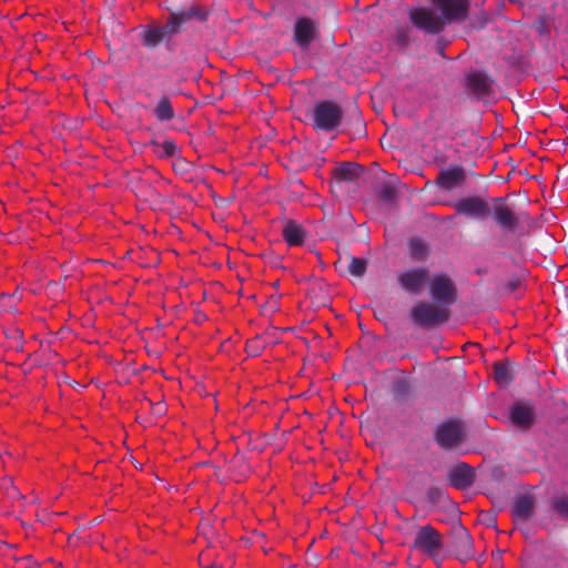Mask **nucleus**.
I'll return each mask as SVG.
<instances>
[{
  "label": "nucleus",
  "instance_id": "obj_14",
  "mask_svg": "<svg viewBox=\"0 0 568 568\" xmlns=\"http://www.w3.org/2000/svg\"><path fill=\"white\" fill-rule=\"evenodd\" d=\"M447 479L456 489H468L475 481V470L466 463H458L448 470Z\"/></svg>",
  "mask_w": 568,
  "mask_h": 568
},
{
  "label": "nucleus",
  "instance_id": "obj_12",
  "mask_svg": "<svg viewBox=\"0 0 568 568\" xmlns=\"http://www.w3.org/2000/svg\"><path fill=\"white\" fill-rule=\"evenodd\" d=\"M433 300L444 306H449L456 301V288L453 281L445 274L435 275L429 285Z\"/></svg>",
  "mask_w": 568,
  "mask_h": 568
},
{
  "label": "nucleus",
  "instance_id": "obj_11",
  "mask_svg": "<svg viewBox=\"0 0 568 568\" xmlns=\"http://www.w3.org/2000/svg\"><path fill=\"white\" fill-rule=\"evenodd\" d=\"M450 535L457 558L463 562L473 559L475 557L473 538L459 520L452 525Z\"/></svg>",
  "mask_w": 568,
  "mask_h": 568
},
{
  "label": "nucleus",
  "instance_id": "obj_20",
  "mask_svg": "<svg viewBox=\"0 0 568 568\" xmlns=\"http://www.w3.org/2000/svg\"><path fill=\"white\" fill-rule=\"evenodd\" d=\"M408 254L414 262H424L429 256V245L420 237H412L408 241Z\"/></svg>",
  "mask_w": 568,
  "mask_h": 568
},
{
  "label": "nucleus",
  "instance_id": "obj_24",
  "mask_svg": "<svg viewBox=\"0 0 568 568\" xmlns=\"http://www.w3.org/2000/svg\"><path fill=\"white\" fill-rule=\"evenodd\" d=\"M164 40L158 27H148L141 32V42L148 49H155Z\"/></svg>",
  "mask_w": 568,
  "mask_h": 568
},
{
  "label": "nucleus",
  "instance_id": "obj_5",
  "mask_svg": "<svg viewBox=\"0 0 568 568\" xmlns=\"http://www.w3.org/2000/svg\"><path fill=\"white\" fill-rule=\"evenodd\" d=\"M495 81L485 72L470 70L465 73L464 88L468 98L487 101L495 92Z\"/></svg>",
  "mask_w": 568,
  "mask_h": 568
},
{
  "label": "nucleus",
  "instance_id": "obj_32",
  "mask_svg": "<svg viewBox=\"0 0 568 568\" xmlns=\"http://www.w3.org/2000/svg\"><path fill=\"white\" fill-rule=\"evenodd\" d=\"M354 128H355V133L357 135H362L365 133V129H366L365 122L363 121L359 112H357V111L354 116Z\"/></svg>",
  "mask_w": 568,
  "mask_h": 568
},
{
  "label": "nucleus",
  "instance_id": "obj_18",
  "mask_svg": "<svg viewBox=\"0 0 568 568\" xmlns=\"http://www.w3.org/2000/svg\"><path fill=\"white\" fill-rule=\"evenodd\" d=\"M535 499L530 495H520L515 498L511 507L514 519L527 521L534 516Z\"/></svg>",
  "mask_w": 568,
  "mask_h": 568
},
{
  "label": "nucleus",
  "instance_id": "obj_13",
  "mask_svg": "<svg viewBox=\"0 0 568 568\" xmlns=\"http://www.w3.org/2000/svg\"><path fill=\"white\" fill-rule=\"evenodd\" d=\"M466 181V171L462 165L442 169L435 180L436 185L447 192L460 186Z\"/></svg>",
  "mask_w": 568,
  "mask_h": 568
},
{
  "label": "nucleus",
  "instance_id": "obj_16",
  "mask_svg": "<svg viewBox=\"0 0 568 568\" xmlns=\"http://www.w3.org/2000/svg\"><path fill=\"white\" fill-rule=\"evenodd\" d=\"M509 418L520 429H529L535 422V410L530 405L515 404L510 408Z\"/></svg>",
  "mask_w": 568,
  "mask_h": 568
},
{
  "label": "nucleus",
  "instance_id": "obj_34",
  "mask_svg": "<svg viewBox=\"0 0 568 568\" xmlns=\"http://www.w3.org/2000/svg\"><path fill=\"white\" fill-rule=\"evenodd\" d=\"M187 166H189V162L182 158H179L178 161L173 164L174 170L178 172L187 171Z\"/></svg>",
  "mask_w": 568,
  "mask_h": 568
},
{
  "label": "nucleus",
  "instance_id": "obj_30",
  "mask_svg": "<svg viewBox=\"0 0 568 568\" xmlns=\"http://www.w3.org/2000/svg\"><path fill=\"white\" fill-rule=\"evenodd\" d=\"M410 390V385L407 381L400 379L398 381L393 388V393L396 397H405L408 395Z\"/></svg>",
  "mask_w": 568,
  "mask_h": 568
},
{
  "label": "nucleus",
  "instance_id": "obj_27",
  "mask_svg": "<svg viewBox=\"0 0 568 568\" xmlns=\"http://www.w3.org/2000/svg\"><path fill=\"white\" fill-rule=\"evenodd\" d=\"M378 196L384 202H393L397 196V190L389 183H384L378 190Z\"/></svg>",
  "mask_w": 568,
  "mask_h": 568
},
{
  "label": "nucleus",
  "instance_id": "obj_9",
  "mask_svg": "<svg viewBox=\"0 0 568 568\" xmlns=\"http://www.w3.org/2000/svg\"><path fill=\"white\" fill-rule=\"evenodd\" d=\"M436 10L440 11L439 17L444 23L452 24L463 21L467 18L469 1L468 0H430Z\"/></svg>",
  "mask_w": 568,
  "mask_h": 568
},
{
  "label": "nucleus",
  "instance_id": "obj_6",
  "mask_svg": "<svg viewBox=\"0 0 568 568\" xmlns=\"http://www.w3.org/2000/svg\"><path fill=\"white\" fill-rule=\"evenodd\" d=\"M197 19L204 21L207 19V11L200 6H192L189 9H183L170 13L168 22L158 27L165 40H170L173 36L180 32L182 26L189 20Z\"/></svg>",
  "mask_w": 568,
  "mask_h": 568
},
{
  "label": "nucleus",
  "instance_id": "obj_15",
  "mask_svg": "<svg viewBox=\"0 0 568 568\" xmlns=\"http://www.w3.org/2000/svg\"><path fill=\"white\" fill-rule=\"evenodd\" d=\"M317 29L315 23L308 18H301L296 21L294 28V40L302 48L307 49L311 42L316 38Z\"/></svg>",
  "mask_w": 568,
  "mask_h": 568
},
{
  "label": "nucleus",
  "instance_id": "obj_10",
  "mask_svg": "<svg viewBox=\"0 0 568 568\" xmlns=\"http://www.w3.org/2000/svg\"><path fill=\"white\" fill-rule=\"evenodd\" d=\"M429 277L426 267H413L397 274V282L400 288L410 294L418 295L424 290Z\"/></svg>",
  "mask_w": 568,
  "mask_h": 568
},
{
  "label": "nucleus",
  "instance_id": "obj_35",
  "mask_svg": "<svg viewBox=\"0 0 568 568\" xmlns=\"http://www.w3.org/2000/svg\"><path fill=\"white\" fill-rule=\"evenodd\" d=\"M508 285L510 291H515L520 285V281L518 278L511 280L509 281Z\"/></svg>",
  "mask_w": 568,
  "mask_h": 568
},
{
  "label": "nucleus",
  "instance_id": "obj_36",
  "mask_svg": "<svg viewBox=\"0 0 568 568\" xmlns=\"http://www.w3.org/2000/svg\"><path fill=\"white\" fill-rule=\"evenodd\" d=\"M204 568H223L221 566H207V567H204Z\"/></svg>",
  "mask_w": 568,
  "mask_h": 568
},
{
  "label": "nucleus",
  "instance_id": "obj_25",
  "mask_svg": "<svg viewBox=\"0 0 568 568\" xmlns=\"http://www.w3.org/2000/svg\"><path fill=\"white\" fill-rule=\"evenodd\" d=\"M367 260L351 257L348 263V273L355 277H362L367 271Z\"/></svg>",
  "mask_w": 568,
  "mask_h": 568
},
{
  "label": "nucleus",
  "instance_id": "obj_1",
  "mask_svg": "<svg viewBox=\"0 0 568 568\" xmlns=\"http://www.w3.org/2000/svg\"><path fill=\"white\" fill-rule=\"evenodd\" d=\"M494 206L481 196H466L454 203L457 214L474 220H485L493 214L494 222L505 233H515L521 227V223L529 219L528 213H516L509 205L505 203L504 197H495Z\"/></svg>",
  "mask_w": 568,
  "mask_h": 568
},
{
  "label": "nucleus",
  "instance_id": "obj_7",
  "mask_svg": "<svg viewBox=\"0 0 568 568\" xmlns=\"http://www.w3.org/2000/svg\"><path fill=\"white\" fill-rule=\"evenodd\" d=\"M409 20L415 28L428 34H439L446 24L435 9L417 7L409 11Z\"/></svg>",
  "mask_w": 568,
  "mask_h": 568
},
{
  "label": "nucleus",
  "instance_id": "obj_21",
  "mask_svg": "<svg viewBox=\"0 0 568 568\" xmlns=\"http://www.w3.org/2000/svg\"><path fill=\"white\" fill-rule=\"evenodd\" d=\"M513 363L496 362L494 364V378L501 387H507L514 381Z\"/></svg>",
  "mask_w": 568,
  "mask_h": 568
},
{
  "label": "nucleus",
  "instance_id": "obj_2",
  "mask_svg": "<svg viewBox=\"0 0 568 568\" xmlns=\"http://www.w3.org/2000/svg\"><path fill=\"white\" fill-rule=\"evenodd\" d=\"M343 109L333 100H322L315 103L312 111L313 128L316 131L331 132L343 121Z\"/></svg>",
  "mask_w": 568,
  "mask_h": 568
},
{
  "label": "nucleus",
  "instance_id": "obj_26",
  "mask_svg": "<svg viewBox=\"0 0 568 568\" xmlns=\"http://www.w3.org/2000/svg\"><path fill=\"white\" fill-rule=\"evenodd\" d=\"M265 348V343L262 342V336L256 335L255 337L246 342L245 352L253 357L260 356Z\"/></svg>",
  "mask_w": 568,
  "mask_h": 568
},
{
  "label": "nucleus",
  "instance_id": "obj_28",
  "mask_svg": "<svg viewBox=\"0 0 568 568\" xmlns=\"http://www.w3.org/2000/svg\"><path fill=\"white\" fill-rule=\"evenodd\" d=\"M552 508L564 518H568V496H558L552 500Z\"/></svg>",
  "mask_w": 568,
  "mask_h": 568
},
{
  "label": "nucleus",
  "instance_id": "obj_33",
  "mask_svg": "<svg viewBox=\"0 0 568 568\" xmlns=\"http://www.w3.org/2000/svg\"><path fill=\"white\" fill-rule=\"evenodd\" d=\"M149 404L152 407V413L156 416H162L165 414V406L162 403L153 404L151 400H149Z\"/></svg>",
  "mask_w": 568,
  "mask_h": 568
},
{
  "label": "nucleus",
  "instance_id": "obj_17",
  "mask_svg": "<svg viewBox=\"0 0 568 568\" xmlns=\"http://www.w3.org/2000/svg\"><path fill=\"white\" fill-rule=\"evenodd\" d=\"M363 172V166L359 164L354 162H343L333 169L332 176L336 183H353L359 179Z\"/></svg>",
  "mask_w": 568,
  "mask_h": 568
},
{
  "label": "nucleus",
  "instance_id": "obj_19",
  "mask_svg": "<svg viewBox=\"0 0 568 568\" xmlns=\"http://www.w3.org/2000/svg\"><path fill=\"white\" fill-rule=\"evenodd\" d=\"M282 236L290 246H300L304 243L307 232L302 224L288 220L283 226Z\"/></svg>",
  "mask_w": 568,
  "mask_h": 568
},
{
  "label": "nucleus",
  "instance_id": "obj_23",
  "mask_svg": "<svg viewBox=\"0 0 568 568\" xmlns=\"http://www.w3.org/2000/svg\"><path fill=\"white\" fill-rule=\"evenodd\" d=\"M153 112L160 122L171 121L175 116L174 109L166 95L161 97Z\"/></svg>",
  "mask_w": 568,
  "mask_h": 568
},
{
  "label": "nucleus",
  "instance_id": "obj_3",
  "mask_svg": "<svg viewBox=\"0 0 568 568\" xmlns=\"http://www.w3.org/2000/svg\"><path fill=\"white\" fill-rule=\"evenodd\" d=\"M409 316L414 324L432 327L446 323L449 320V311L429 302L418 301L410 308Z\"/></svg>",
  "mask_w": 568,
  "mask_h": 568
},
{
  "label": "nucleus",
  "instance_id": "obj_8",
  "mask_svg": "<svg viewBox=\"0 0 568 568\" xmlns=\"http://www.w3.org/2000/svg\"><path fill=\"white\" fill-rule=\"evenodd\" d=\"M413 548L434 556L443 549V536L432 525L422 526L415 534Z\"/></svg>",
  "mask_w": 568,
  "mask_h": 568
},
{
  "label": "nucleus",
  "instance_id": "obj_4",
  "mask_svg": "<svg viewBox=\"0 0 568 568\" xmlns=\"http://www.w3.org/2000/svg\"><path fill=\"white\" fill-rule=\"evenodd\" d=\"M434 439L444 450H454L466 440V430L462 422L448 419L437 425Z\"/></svg>",
  "mask_w": 568,
  "mask_h": 568
},
{
  "label": "nucleus",
  "instance_id": "obj_29",
  "mask_svg": "<svg viewBox=\"0 0 568 568\" xmlns=\"http://www.w3.org/2000/svg\"><path fill=\"white\" fill-rule=\"evenodd\" d=\"M426 495L432 504H438L439 501L446 498L445 490L438 486L429 487Z\"/></svg>",
  "mask_w": 568,
  "mask_h": 568
},
{
  "label": "nucleus",
  "instance_id": "obj_31",
  "mask_svg": "<svg viewBox=\"0 0 568 568\" xmlns=\"http://www.w3.org/2000/svg\"><path fill=\"white\" fill-rule=\"evenodd\" d=\"M480 521L489 528L497 527V518L495 514L483 511L479 514Z\"/></svg>",
  "mask_w": 568,
  "mask_h": 568
},
{
  "label": "nucleus",
  "instance_id": "obj_22",
  "mask_svg": "<svg viewBox=\"0 0 568 568\" xmlns=\"http://www.w3.org/2000/svg\"><path fill=\"white\" fill-rule=\"evenodd\" d=\"M153 152L160 158V159H169L178 155L180 153V149L176 145V143L171 140L166 139L163 142H159L156 140H152L150 142Z\"/></svg>",
  "mask_w": 568,
  "mask_h": 568
}]
</instances>
